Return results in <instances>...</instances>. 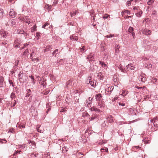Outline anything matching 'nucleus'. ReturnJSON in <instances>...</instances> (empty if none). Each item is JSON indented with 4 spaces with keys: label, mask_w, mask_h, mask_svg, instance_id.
Instances as JSON below:
<instances>
[{
    "label": "nucleus",
    "mask_w": 158,
    "mask_h": 158,
    "mask_svg": "<svg viewBox=\"0 0 158 158\" xmlns=\"http://www.w3.org/2000/svg\"><path fill=\"white\" fill-rule=\"evenodd\" d=\"M101 151L102 152V150H105V151L106 152H108V148H102L101 149Z\"/></svg>",
    "instance_id": "51"
},
{
    "label": "nucleus",
    "mask_w": 158,
    "mask_h": 158,
    "mask_svg": "<svg viewBox=\"0 0 158 158\" xmlns=\"http://www.w3.org/2000/svg\"><path fill=\"white\" fill-rule=\"evenodd\" d=\"M72 84V81L71 80H69L66 83V87H69Z\"/></svg>",
    "instance_id": "22"
},
{
    "label": "nucleus",
    "mask_w": 158,
    "mask_h": 158,
    "mask_svg": "<svg viewBox=\"0 0 158 158\" xmlns=\"http://www.w3.org/2000/svg\"><path fill=\"white\" fill-rule=\"evenodd\" d=\"M118 68L119 69L121 70V71L125 73L126 72V70L125 69H123L122 67V65L121 64H120L119 66H118Z\"/></svg>",
    "instance_id": "29"
},
{
    "label": "nucleus",
    "mask_w": 158,
    "mask_h": 158,
    "mask_svg": "<svg viewBox=\"0 0 158 158\" xmlns=\"http://www.w3.org/2000/svg\"><path fill=\"white\" fill-rule=\"evenodd\" d=\"M4 12L2 9H0V19H2L4 15Z\"/></svg>",
    "instance_id": "23"
},
{
    "label": "nucleus",
    "mask_w": 158,
    "mask_h": 158,
    "mask_svg": "<svg viewBox=\"0 0 158 158\" xmlns=\"http://www.w3.org/2000/svg\"><path fill=\"white\" fill-rule=\"evenodd\" d=\"M9 83L11 85H12V86L13 87H14V84H13V82H12V80H9Z\"/></svg>",
    "instance_id": "59"
},
{
    "label": "nucleus",
    "mask_w": 158,
    "mask_h": 158,
    "mask_svg": "<svg viewBox=\"0 0 158 158\" xmlns=\"http://www.w3.org/2000/svg\"><path fill=\"white\" fill-rule=\"evenodd\" d=\"M30 111L32 116H35L37 115V112L34 106H31L30 109Z\"/></svg>",
    "instance_id": "4"
},
{
    "label": "nucleus",
    "mask_w": 158,
    "mask_h": 158,
    "mask_svg": "<svg viewBox=\"0 0 158 158\" xmlns=\"http://www.w3.org/2000/svg\"><path fill=\"white\" fill-rule=\"evenodd\" d=\"M68 150V148L65 147H63L62 148V152H66Z\"/></svg>",
    "instance_id": "30"
},
{
    "label": "nucleus",
    "mask_w": 158,
    "mask_h": 158,
    "mask_svg": "<svg viewBox=\"0 0 158 158\" xmlns=\"http://www.w3.org/2000/svg\"><path fill=\"white\" fill-rule=\"evenodd\" d=\"M15 64V65L14 67V69L13 70V72L14 73H15V71L16 70H15V69H16L17 68V66H18L17 64Z\"/></svg>",
    "instance_id": "52"
},
{
    "label": "nucleus",
    "mask_w": 158,
    "mask_h": 158,
    "mask_svg": "<svg viewBox=\"0 0 158 158\" xmlns=\"http://www.w3.org/2000/svg\"><path fill=\"white\" fill-rule=\"evenodd\" d=\"M127 5L128 6H129L131 5V2L130 1H128L127 2Z\"/></svg>",
    "instance_id": "64"
},
{
    "label": "nucleus",
    "mask_w": 158,
    "mask_h": 158,
    "mask_svg": "<svg viewBox=\"0 0 158 158\" xmlns=\"http://www.w3.org/2000/svg\"><path fill=\"white\" fill-rule=\"evenodd\" d=\"M86 82L88 84H89L91 86L93 87H95L96 86V81L95 82L94 81H92V78L91 77H88Z\"/></svg>",
    "instance_id": "1"
},
{
    "label": "nucleus",
    "mask_w": 158,
    "mask_h": 158,
    "mask_svg": "<svg viewBox=\"0 0 158 158\" xmlns=\"http://www.w3.org/2000/svg\"><path fill=\"white\" fill-rule=\"evenodd\" d=\"M100 62V64H101V65H102V66L103 67H104V68H106L107 67V65L104 63L103 62H102L101 61H99Z\"/></svg>",
    "instance_id": "34"
},
{
    "label": "nucleus",
    "mask_w": 158,
    "mask_h": 158,
    "mask_svg": "<svg viewBox=\"0 0 158 158\" xmlns=\"http://www.w3.org/2000/svg\"><path fill=\"white\" fill-rule=\"evenodd\" d=\"M6 142L7 141L5 139H0V143H6Z\"/></svg>",
    "instance_id": "47"
},
{
    "label": "nucleus",
    "mask_w": 158,
    "mask_h": 158,
    "mask_svg": "<svg viewBox=\"0 0 158 158\" xmlns=\"http://www.w3.org/2000/svg\"><path fill=\"white\" fill-rule=\"evenodd\" d=\"M51 46L50 45L47 46L45 49L44 50V52H46L50 50Z\"/></svg>",
    "instance_id": "25"
},
{
    "label": "nucleus",
    "mask_w": 158,
    "mask_h": 158,
    "mask_svg": "<svg viewBox=\"0 0 158 158\" xmlns=\"http://www.w3.org/2000/svg\"><path fill=\"white\" fill-rule=\"evenodd\" d=\"M155 0H149L147 2V4L149 5H152L154 2Z\"/></svg>",
    "instance_id": "28"
},
{
    "label": "nucleus",
    "mask_w": 158,
    "mask_h": 158,
    "mask_svg": "<svg viewBox=\"0 0 158 158\" xmlns=\"http://www.w3.org/2000/svg\"><path fill=\"white\" fill-rule=\"evenodd\" d=\"M93 99V98H91V97H89V98H88V102H92V100Z\"/></svg>",
    "instance_id": "58"
},
{
    "label": "nucleus",
    "mask_w": 158,
    "mask_h": 158,
    "mask_svg": "<svg viewBox=\"0 0 158 158\" xmlns=\"http://www.w3.org/2000/svg\"><path fill=\"white\" fill-rule=\"evenodd\" d=\"M91 102H88V101L87 100L86 101V105H87L88 107H91Z\"/></svg>",
    "instance_id": "35"
},
{
    "label": "nucleus",
    "mask_w": 158,
    "mask_h": 158,
    "mask_svg": "<svg viewBox=\"0 0 158 158\" xmlns=\"http://www.w3.org/2000/svg\"><path fill=\"white\" fill-rule=\"evenodd\" d=\"M46 6H48L47 10H51L52 9V6L51 5H49L48 4H47Z\"/></svg>",
    "instance_id": "42"
},
{
    "label": "nucleus",
    "mask_w": 158,
    "mask_h": 158,
    "mask_svg": "<svg viewBox=\"0 0 158 158\" xmlns=\"http://www.w3.org/2000/svg\"><path fill=\"white\" fill-rule=\"evenodd\" d=\"M143 33L146 35H150L151 34V31L150 30H148L147 29H144L142 31Z\"/></svg>",
    "instance_id": "13"
},
{
    "label": "nucleus",
    "mask_w": 158,
    "mask_h": 158,
    "mask_svg": "<svg viewBox=\"0 0 158 158\" xmlns=\"http://www.w3.org/2000/svg\"><path fill=\"white\" fill-rule=\"evenodd\" d=\"M81 138L82 139V141L81 140V141L84 143L85 142L86 140V139H85V137L84 136H83L81 137Z\"/></svg>",
    "instance_id": "46"
},
{
    "label": "nucleus",
    "mask_w": 158,
    "mask_h": 158,
    "mask_svg": "<svg viewBox=\"0 0 158 158\" xmlns=\"http://www.w3.org/2000/svg\"><path fill=\"white\" fill-rule=\"evenodd\" d=\"M17 33L18 34H23L24 33H25V34L26 35V36L27 35V33H26V32L23 30L18 29L17 31Z\"/></svg>",
    "instance_id": "16"
},
{
    "label": "nucleus",
    "mask_w": 158,
    "mask_h": 158,
    "mask_svg": "<svg viewBox=\"0 0 158 158\" xmlns=\"http://www.w3.org/2000/svg\"><path fill=\"white\" fill-rule=\"evenodd\" d=\"M143 141L145 143H150V140L149 139H148V138H145L143 139Z\"/></svg>",
    "instance_id": "27"
},
{
    "label": "nucleus",
    "mask_w": 158,
    "mask_h": 158,
    "mask_svg": "<svg viewBox=\"0 0 158 158\" xmlns=\"http://www.w3.org/2000/svg\"><path fill=\"white\" fill-rule=\"evenodd\" d=\"M38 154H36L35 152L32 153L31 154V157H36L37 155Z\"/></svg>",
    "instance_id": "45"
},
{
    "label": "nucleus",
    "mask_w": 158,
    "mask_h": 158,
    "mask_svg": "<svg viewBox=\"0 0 158 158\" xmlns=\"http://www.w3.org/2000/svg\"><path fill=\"white\" fill-rule=\"evenodd\" d=\"M90 109L91 111H97L98 112L101 111V110L99 109L96 108L95 106H93L92 107H91Z\"/></svg>",
    "instance_id": "20"
},
{
    "label": "nucleus",
    "mask_w": 158,
    "mask_h": 158,
    "mask_svg": "<svg viewBox=\"0 0 158 158\" xmlns=\"http://www.w3.org/2000/svg\"><path fill=\"white\" fill-rule=\"evenodd\" d=\"M97 77L99 79L101 80H103V76L101 72H100L98 74Z\"/></svg>",
    "instance_id": "18"
},
{
    "label": "nucleus",
    "mask_w": 158,
    "mask_h": 158,
    "mask_svg": "<svg viewBox=\"0 0 158 158\" xmlns=\"http://www.w3.org/2000/svg\"><path fill=\"white\" fill-rule=\"evenodd\" d=\"M58 52V49H56L52 53V55L53 56H56V54H57Z\"/></svg>",
    "instance_id": "40"
},
{
    "label": "nucleus",
    "mask_w": 158,
    "mask_h": 158,
    "mask_svg": "<svg viewBox=\"0 0 158 158\" xmlns=\"http://www.w3.org/2000/svg\"><path fill=\"white\" fill-rule=\"evenodd\" d=\"M95 97L96 100L97 101H99L101 99L102 96L101 94H96L95 96Z\"/></svg>",
    "instance_id": "14"
},
{
    "label": "nucleus",
    "mask_w": 158,
    "mask_h": 158,
    "mask_svg": "<svg viewBox=\"0 0 158 158\" xmlns=\"http://www.w3.org/2000/svg\"><path fill=\"white\" fill-rule=\"evenodd\" d=\"M17 126L18 127H19V128L21 129L23 128H25V125L24 124H17Z\"/></svg>",
    "instance_id": "33"
},
{
    "label": "nucleus",
    "mask_w": 158,
    "mask_h": 158,
    "mask_svg": "<svg viewBox=\"0 0 158 158\" xmlns=\"http://www.w3.org/2000/svg\"><path fill=\"white\" fill-rule=\"evenodd\" d=\"M154 126L155 127L157 128V129H158V124L156 123H154Z\"/></svg>",
    "instance_id": "63"
},
{
    "label": "nucleus",
    "mask_w": 158,
    "mask_h": 158,
    "mask_svg": "<svg viewBox=\"0 0 158 158\" xmlns=\"http://www.w3.org/2000/svg\"><path fill=\"white\" fill-rule=\"evenodd\" d=\"M29 144L31 143V144L32 145H35V142H34L33 141H31V140L29 141Z\"/></svg>",
    "instance_id": "57"
},
{
    "label": "nucleus",
    "mask_w": 158,
    "mask_h": 158,
    "mask_svg": "<svg viewBox=\"0 0 158 158\" xmlns=\"http://www.w3.org/2000/svg\"><path fill=\"white\" fill-rule=\"evenodd\" d=\"M91 16V18H92V17H93V19L92 20H93V21H94L95 20V16L93 14H90Z\"/></svg>",
    "instance_id": "55"
},
{
    "label": "nucleus",
    "mask_w": 158,
    "mask_h": 158,
    "mask_svg": "<svg viewBox=\"0 0 158 158\" xmlns=\"http://www.w3.org/2000/svg\"><path fill=\"white\" fill-rule=\"evenodd\" d=\"M36 30V27L35 25L34 26L32 27L31 29V32H33V31H35Z\"/></svg>",
    "instance_id": "41"
},
{
    "label": "nucleus",
    "mask_w": 158,
    "mask_h": 158,
    "mask_svg": "<svg viewBox=\"0 0 158 158\" xmlns=\"http://www.w3.org/2000/svg\"><path fill=\"white\" fill-rule=\"evenodd\" d=\"M35 48L34 47L31 48V50L30 51L31 53L30 56V58H31L33 55V53H34V51L35 50Z\"/></svg>",
    "instance_id": "24"
},
{
    "label": "nucleus",
    "mask_w": 158,
    "mask_h": 158,
    "mask_svg": "<svg viewBox=\"0 0 158 158\" xmlns=\"http://www.w3.org/2000/svg\"><path fill=\"white\" fill-rule=\"evenodd\" d=\"M37 131L40 132V133H42L44 132L43 129L40 128V126H39V125H37L36 127Z\"/></svg>",
    "instance_id": "15"
},
{
    "label": "nucleus",
    "mask_w": 158,
    "mask_h": 158,
    "mask_svg": "<svg viewBox=\"0 0 158 158\" xmlns=\"http://www.w3.org/2000/svg\"><path fill=\"white\" fill-rule=\"evenodd\" d=\"M0 34L2 36H3L5 38H6V37L9 36L8 33L3 30L1 31Z\"/></svg>",
    "instance_id": "8"
},
{
    "label": "nucleus",
    "mask_w": 158,
    "mask_h": 158,
    "mask_svg": "<svg viewBox=\"0 0 158 158\" xmlns=\"http://www.w3.org/2000/svg\"><path fill=\"white\" fill-rule=\"evenodd\" d=\"M15 23L16 22H15V20L13 19H9L8 23V25L11 26L15 25Z\"/></svg>",
    "instance_id": "11"
},
{
    "label": "nucleus",
    "mask_w": 158,
    "mask_h": 158,
    "mask_svg": "<svg viewBox=\"0 0 158 158\" xmlns=\"http://www.w3.org/2000/svg\"><path fill=\"white\" fill-rule=\"evenodd\" d=\"M29 53V51L28 49H26L25 51L23 53V56H26L27 54Z\"/></svg>",
    "instance_id": "32"
},
{
    "label": "nucleus",
    "mask_w": 158,
    "mask_h": 158,
    "mask_svg": "<svg viewBox=\"0 0 158 158\" xmlns=\"http://www.w3.org/2000/svg\"><path fill=\"white\" fill-rule=\"evenodd\" d=\"M21 152V151H15V153L14 154H13V156H15L16 154H17L18 153H19V154H20Z\"/></svg>",
    "instance_id": "53"
},
{
    "label": "nucleus",
    "mask_w": 158,
    "mask_h": 158,
    "mask_svg": "<svg viewBox=\"0 0 158 158\" xmlns=\"http://www.w3.org/2000/svg\"><path fill=\"white\" fill-rule=\"evenodd\" d=\"M48 25H49V23H48V22H47L46 23H45L44 25H43L42 27L43 28H45V27L46 26H48Z\"/></svg>",
    "instance_id": "49"
},
{
    "label": "nucleus",
    "mask_w": 158,
    "mask_h": 158,
    "mask_svg": "<svg viewBox=\"0 0 158 158\" xmlns=\"http://www.w3.org/2000/svg\"><path fill=\"white\" fill-rule=\"evenodd\" d=\"M145 76L146 75L145 74L142 73L139 76V79L142 82H144L146 80V78Z\"/></svg>",
    "instance_id": "5"
},
{
    "label": "nucleus",
    "mask_w": 158,
    "mask_h": 158,
    "mask_svg": "<svg viewBox=\"0 0 158 158\" xmlns=\"http://www.w3.org/2000/svg\"><path fill=\"white\" fill-rule=\"evenodd\" d=\"M114 89V87L110 86L105 89V93L106 94L110 95L111 92Z\"/></svg>",
    "instance_id": "3"
},
{
    "label": "nucleus",
    "mask_w": 158,
    "mask_h": 158,
    "mask_svg": "<svg viewBox=\"0 0 158 158\" xmlns=\"http://www.w3.org/2000/svg\"><path fill=\"white\" fill-rule=\"evenodd\" d=\"M129 111L131 114V115H136L137 110L134 108H131L129 109Z\"/></svg>",
    "instance_id": "10"
},
{
    "label": "nucleus",
    "mask_w": 158,
    "mask_h": 158,
    "mask_svg": "<svg viewBox=\"0 0 158 158\" xmlns=\"http://www.w3.org/2000/svg\"><path fill=\"white\" fill-rule=\"evenodd\" d=\"M110 17V15L107 14H105V15L103 16L102 18L104 19H106L108 18V17Z\"/></svg>",
    "instance_id": "48"
},
{
    "label": "nucleus",
    "mask_w": 158,
    "mask_h": 158,
    "mask_svg": "<svg viewBox=\"0 0 158 158\" xmlns=\"http://www.w3.org/2000/svg\"><path fill=\"white\" fill-rule=\"evenodd\" d=\"M10 98H12V99H13L15 98L16 97V95H15V94L14 93L12 92L11 93L10 96Z\"/></svg>",
    "instance_id": "39"
},
{
    "label": "nucleus",
    "mask_w": 158,
    "mask_h": 158,
    "mask_svg": "<svg viewBox=\"0 0 158 158\" xmlns=\"http://www.w3.org/2000/svg\"><path fill=\"white\" fill-rule=\"evenodd\" d=\"M70 38L72 40H77L78 39V37L75 35H73L70 36Z\"/></svg>",
    "instance_id": "21"
},
{
    "label": "nucleus",
    "mask_w": 158,
    "mask_h": 158,
    "mask_svg": "<svg viewBox=\"0 0 158 158\" xmlns=\"http://www.w3.org/2000/svg\"><path fill=\"white\" fill-rule=\"evenodd\" d=\"M156 15V10H154L152 13V15Z\"/></svg>",
    "instance_id": "61"
},
{
    "label": "nucleus",
    "mask_w": 158,
    "mask_h": 158,
    "mask_svg": "<svg viewBox=\"0 0 158 158\" xmlns=\"http://www.w3.org/2000/svg\"><path fill=\"white\" fill-rule=\"evenodd\" d=\"M15 42L16 43H17V44H20L19 40H18V39H17L15 40Z\"/></svg>",
    "instance_id": "62"
},
{
    "label": "nucleus",
    "mask_w": 158,
    "mask_h": 158,
    "mask_svg": "<svg viewBox=\"0 0 158 158\" xmlns=\"http://www.w3.org/2000/svg\"><path fill=\"white\" fill-rule=\"evenodd\" d=\"M114 36V35L112 34H110V35H107L106 36V37L108 38H111L113 37Z\"/></svg>",
    "instance_id": "50"
},
{
    "label": "nucleus",
    "mask_w": 158,
    "mask_h": 158,
    "mask_svg": "<svg viewBox=\"0 0 158 158\" xmlns=\"http://www.w3.org/2000/svg\"><path fill=\"white\" fill-rule=\"evenodd\" d=\"M18 76L19 78V80L20 82H24V81L23 80V72L22 71L20 72Z\"/></svg>",
    "instance_id": "7"
},
{
    "label": "nucleus",
    "mask_w": 158,
    "mask_h": 158,
    "mask_svg": "<svg viewBox=\"0 0 158 158\" xmlns=\"http://www.w3.org/2000/svg\"><path fill=\"white\" fill-rule=\"evenodd\" d=\"M148 64H145V66L146 67H148V68L151 67H152V65L151 64H149V66H148Z\"/></svg>",
    "instance_id": "60"
},
{
    "label": "nucleus",
    "mask_w": 158,
    "mask_h": 158,
    "mask_svg": "<svg viewBox=\"0 0 158 158\" xmlns=\"http://www.w3.org/2000/svg\"><path fill=\"white\" fill-rule=\"evenodd\" d=\"M78 11H75V12H73L72 14H71V16H73L75 15H78Z\"/></svg>",
    "instance_id": "43"
},
{
    "label": "nucleus",
    "mask_w": 158,
    "mask_h": 158,
    "mask_svg": "<svg viewBox=\"0 0 158 158\" xmlns=\"http://www.w3.org/2000/svg\"><path fill=\"white\" fill-rule=\"evenodd\" d=\"M133 29H134L133 27H129V28L128 29V31L129 33H132L133 32Z\"/></svg>",
    "instance_id": "37"
},
{
    "label": "nucleus",
    "mask_w": 158,
    "mask_h": 158,
    "mask_svg": "<svg viewBox=\"0 0 158 158\" xmlns=\"http://www.w3.org/2000/svg\"><path fill=\"white\" fill-rule=\"evenodd\" d=\"M4 81V79L2 76L0 77V87H2L3 84V82Z\"/></svg>",
    "instance_id": "17"
},
{
    "label": "nucleus",
    "mask_w": 158,
    "mask_h": 158,
    "mask_svg": "<svg viewBox=\"0 0 158 158\" xmlns=\"http://www.w3.org/2000/svg\"><path fill=\"white\" fill-rule=\"evenodd\" d=\"M29 77L31 78V81L32 82V83L34 84L35 83V79H34V77L31 75L30 76H29Z\"/></svg>",
    "instance_id": "44"
},
{
    "label": "nucleus",
    "mask_w": 158,
    "mask_h": 158,
    "mask_svg": "<svg viewBox=\"0 0 158 158\" xmlns=\"http://www.w3.org/2000/svg\"><path fill=\"white\" fill-rule=\"evenodd\" d=\"M80 50L81 52L83 53L85 52V51L86 50V48L85 46H84L82 47L81 48H80Z\"/></svg>",
    "instance_id": "19"
},
{
    "label": "nucleus",
    "mask_w": 158,
    "mask_h": 158,
    "mask_svg": "<svg viewBox=\"0 0 158 158\" xmlns=\"http://www.w3.org/2000/svg\"><path fill=\"white\" fill-rule=\"evenodd\" d=\"M46 83L45 81H43L42 82L40 83V85H42L43 87H46Z\"/></svg>",
    "instance_id": "31"
},
{
    "label": "nucleus",
    "mask_w": 158,
    "mask_h": 158,
    "mask_svg": "<svg viewBox=\"0 0 158 158\" xmlns=\"http://www.w3.org/2000/svg\"><path fill=\"white\" fill-rule=\"evenodd\" d=\"M107 121L110 123H112L114 122V119L112 116L110 115H108L106 117Z\"/></svg>",
    "instance_id": "12"
},
{
    "label": "nucleus",
    "mask_w": 158,
    "mask_h": 158,
    "mask_svg": "<svg viewBox=\"0 0 158 158\" xmlns=\"http://www.w3.org/2000/svg\"><path fill=\"white\" fill-rule=\"evenodd\" d=\"M16 14V13L13 10V9H12L10 10L9 15L12 18H14L15 17V15Z\"/></svg>",
    "instance_id": "9"
},
{
    "label": "nucleus",
    "mask_w": 158,
    "mask_h": 158,
    "mask_svg": "<svg viewBox=\"0 0 158 158\" xmlns=\"http://www.w3.org/2000/svg\"><path fill=\"white\" fill-rule=\"evenodd\" d=\"M20 20L21 21L23 22H25L28 23V24H29L30 23V19L28 16H26L23 18H21Z\"/></svg>",
    "instance_id": "2"
},
{
    "label": "nucleus",
    "mask_w": 158,
    "mask_h": 158,
    "mask_svg": "<svg viewBox=\"0 0 158 158\" xmlns=\"http://www.w3.org/2000/svg\"><path fill=\"white\" fill-rule=\"evenodd\" d=\"M87 59H88L89 61H92L93 60L94 58H93V56L91 55H89L87 57Z\"/></svg>",
    "instance_id": "36"
},
{
    "label": "nucleus",
    "mask_w": 158,
    "mask_h": 158,
    "mask_svg": "<svg viewBox=\"0 0 158 158\" xmlns=\"http://www.w3.org/2000/svg\"><path fill=\"white\" fill-rule=\"evenodd\" d=\"M128 93V91H126L125 90H123V92L122 94L123 96H126Z\"/></svg>",
    "instance_id": "38"
},
{
    "label": "nucleus",
    "mask_w": 158,
    "mask_h": 158,
    "mask_svg": "<svg viewBox=\"0 0 158 158\" xmlns=\"http://www.w3.org/2000/svg\"><path fill=\"white\" fill-rule=\"evenodd\" d=\"M107 122H106L105 121H104L103 122V123L102 124V126L103 127H105L106 126V123H107Z\"/></svg>",
    "instance_id": "56"
},
{
    "label": "nucleus",
    "mask_w": 158,
    "mask_h": 158,
    "mask_svg": "<svg viewBox=\"0 0 158 158\" xmlns=\"http://www.w3.org/2000/svg\"><path fill=\"white\" fill-rule=\"evenodd\" d=\"M135 67L133 66L132 64H129L126 66V69L128 71L134 70Z\"/></svg>",
    "instance_id": "6"
},
{
    "label": "nucleus",
    "mask_w": 158,
    "mask_h": 158,
    "mask_svg": "<svg viewBox=\"0 0 158 158\" xmlns=\"http://www.w3.org/2000/svg\"><path fill=\"white\" fill-rule=\"evenodd\" d=\"M143 13V12L141 10L139 11L137 13L135 14L138 17H140Z\"/></svg>",
    "instance_id": "26"
},
{
    "label": "nucleus",
    "mask_w": 158,
    "mask_h": 158,
    "mask_svg": "<svg viewBox=\"0 0 158 158\" xmlns=\"http://www.w3.org/2000/svg\"><path fill=\"white\" fill-rule=\"evenodd\" d=\"M81 114H82L81 116L82 117H83V116H86V115L87 114V113H86V112L85 113V112H82V113H81Z\"/></svg>",
    "instance_id": "54"
}]
</instances>
